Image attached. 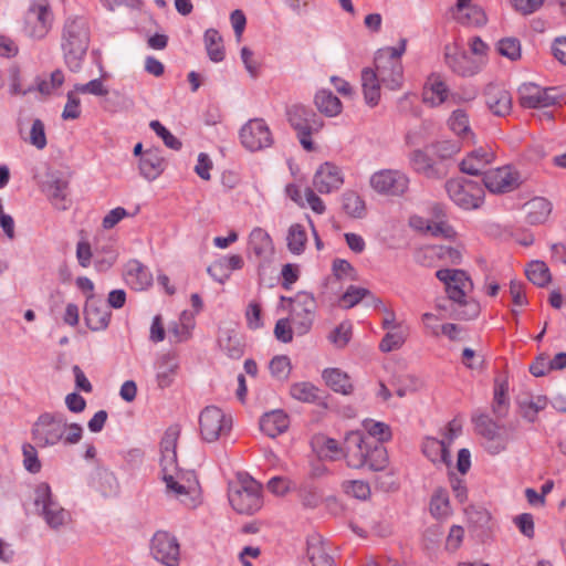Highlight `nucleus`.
<instances>
[{
    "instance_id": "2f4dec72",
    "label": "nucleus",
    "mask_w": 566,
    "mask_h": 566,
    "mask_svg": "<svg viewBox=\"0 0 566 566\" xmlns=\"http://www.w3.org/2000/svg\"><path fill=\"white\" fill-rule=\"evenodd\" d=\"M322 376L326 385L335 392L350 395L354 390L349 376L338 368H327Z\"/></svg>"
},
{
    "instance_id": "2eb2a0df",
    "label": "nucleus",
    "mask_w": 566,
    "mask_h": 566,
    "mask_svg": "<svg viewBox=\"0 0 566 566\" xmlns=\"http://www.w3.org/2000/svg\"><path fill=\"white\" fill-rule=\"evenodd\" d=\"M556 88H542L534 83H524L518 87V101L526 108H544L554 105L558 96Z\"/></svg>"
},
{
    "instance_id": "393cba45",
    "label": "nucleus",
    "mask_w": 566,
    "mask_h": 566,
    "mask_svg": "<svg viewBox=\"0 0 566 566\" xmlns=\"http://www.w3.org/2000/svg\"><path fill=\"white\" fill-rule=\"evenodd\" d=\"M410 163L415 171L429 179H441L447 174L442 166L437 165L424 151L420 149L412 151Z\"/></svg>"
},
{
    "instance_id": "1a4fd4ad",
    "label": "nucleus",
    "mask_w": 566,
    "mask_h": 566,
    "mask_svg": "<svg viewBox=\"0 0 566 566\" xmlns=\"http://www.w3.org/2000/svg\"><path fill=\"white\" fill-rule=\"evenodd\" d=\"M476 431L484 438V447L489 453L495 455L506 450L512 439V427L499 424L488 416L476 419Z\"/></svg>"
},
{
    "instance_id": "0eeeda50",
    "label": "nucleus",
    "mask_w": 566,
    "mask_h": 566,
    "mask_svg": "<svg viewBox=\"0 0 566 566\" xmlns=\"http://www.w3.org/2000/svg\"><path fill=\"white\" fill-rule=\"evenodd\" d=\"M287 120L296 132L302 147L307 151L315 150V145L311 139L313 134H317L324 123L322 118L310 107L304 105H292L287 112Z\"/></svg>"
},
{
    "instance_id": "473e14b6",
    "label": "nucleus",
    "mask_w": 566,
    "mask_h": 566,
    "mask_svg": "<svg viewBox=\"0 0 566 566\" xmlns=\"http://www.w3.org/2000/svg\"><path fill=\"white\" fill-rule=\"evenodd\" d=\"M218 343L220 348L230 358L238 359L243 355L244 350L241 337L234 329L222 331Z\"/></svg>"
},
{
    "instance_id": "a878e982",
    "label": "nucleus",
    "mask_w": 566,
    "mask_h": 566,
    "mask_svg": "<svg viewBox=\"0 0 566 566\" xmlns=\"http://www.w3.org/2000/svg\"><path fill=\"white\" fill-rule=\"evenodd\" d=\"M422 452L434 464H444L448 468L451 464L449 444L446 440L426 438L422 443Z\"/></svg>"
},
{
    "instance_id": "f704fd0d",
    "label": "nucleus",
    "mask_w": 566,
    "mask_h": 566,
    "mask_svg": "<svg viewBox=\"0 0 566 566\" xmlns=\"http://www.w3.org/2000/svg\"><path fill=\"white\" fill-rule=\"evenodd\" d=\"M448 297L458 303L460 306H467L468 310H463L457 313V317L463 319L474 318L479 314V305L474 302L468 303L465 300V289L459 287L458 285H450L446 287Z\"/></svg>"
},
{
    "instance_id": "c756f323",
    "label": "nucleus",
    "mask_w": 566,
    "mask_h": 566,
    "mask_svg": "<svg viewBox=\"0 0 566 566\" xmlns=\"http://www.w3.org/2000/svg\"><path fill=\"white\" fill-rule=\"evenodd\" d=\"M526 213V221L530 224L544 223L552 212V205L548 200L542 197H536L524 205Z\"/></svg>"
},
{
    "instance_id": "8fccbe9b",
    "label": "nucleus",
    "mask_w": 566,
    "mask_h": 566,
    "mask_svg": "<svg viewBox=\"0 0 566 566\" xmlns=\"http://www.w3.org/2000/svg\"><path fill=\"white\" fill-rule=\"evenodd\" d=\"M363 427L370 437L377 439L373 443L381 444V442L388 441L391 438L390 427L384 422L366 419L363 422Z\"/></svg>"
},
{
    "instance_id": "e2e57ef3",
    "label": "nucleus",
    "mask_w": 566,
    "mask_h": 566,
    "mask_svg": "<svg viewBox=\"0 0 566 566\" xmlns=\"http://www.w3.org/2000/svg\"><path fill=\"white\" fill-rule=\"evenodd\" d=\"M546 0H509L512 8L522 15H530L538 11Z\"/></svg>"
},
{
    "instance_id": "5fc2aeb1",
    "label": "nucleus",
    "mask_w": 566,
    "mask_h": 566,
    "mask_svg": "<svg viewBox=\"0 0 566 566\" xmlns=\"http://www.w3.org/2000/svg\"><path fill=\"white\" fill-rule=\"evenodd\" d=\"M352 338V326L348 323H342L336 328H334L328 339L333 343L337 348H344Z\"/></svg>"
},
{
    "instance_id": "338daca9",
    "label": "nucleus",
    "mask_w": 566,
    "mask_h": 566,
    "mask_svg": "<svg viewBox=\"0 0 566 566\" xmlns=\"http://www.w3.org/2000/svg\"><path fill=\"white\" fill-rule=\"evenodd\" d=\"M76 92L72 91L67 93V101L62 112V118L65 120L76 119L81 115V101L75 95Z\"/></svg>"
},
{
    "instance_id": "a211bd4d",
    "label": "nucleus",
    "mask_w": 566,
    "mask_h": 566,
    "mask_svg": "<svg viewBox=\"0 0 566 566\" xmlns=\"http://www.w3.org/2000/svg\"><path fill=\"white\" fill-rule=\"evenodd\" d=\"M376 74L378 75L381 84L390 90L398 91L403 83V67L400 61L386 60L384 55L375 56Z\"/></svg>"
},
{
    "instance_id": "603ef678",
    "label": "nucleus",
    "mask_w": 566,
    "mask_h": 566,
    "mask_svg": "<svg viewBox=\"0 0 566 566\" xmlns=\"http://www.w3.org/2000/svg\"><path fill=\"white\" fill-rule=\"evenodd\" d=\"M430 511L437 517L447 516L450 511L448 492L443 489L436 491L431 499Z\"/></svg>"
},
{
    "instance_id": "a19ab883",
    "label": "nucleus",
    "mask_w": 566,
    "mask_h": 566,
    "mask_svg": "<svg viewBox=\"0 0 566 566\" xmlns=\"http://www.w3.org/2000/svg\"><path fill=\"white\" fill-rule=\"evenodd\" d=\"M178 368V363L170 355H164L158 363L157 382L160 388H167L171 385L174 376Z\"/></svg>"
},
{
    "instance_id": "f8f14e48",
    "label": "nucleus",
    "mask_w": 566,
    "mask_h": 566,
    "mask_svg": "<svg viewBox=\"0 0 566 566\" xmlns=\"http://www.w3.org/2000/svg\"><path fill=\"white\" fill-rule=\"evenodd\" d=\"M371 188L386 196H402L409 187V178L406 174L395 169H382L370 177Z\"/></svg>"
},
{
    "instance_id": "69168bd1",
    "label": "nucleus",
    "mask_w": 566,
    "mask_h": 566,
    "mask_svg": "<svg viewBox=\"0 0 566 566\" xmlns=\"http://www.w3.org/2000/svg\"><path fill=\"white\" fill-rule=\"evenodd\" d=\"M333 273L337 280L349 279L355 281L357 279V273L352 264L344 259H336L333 262Z\"/></svg>"
},
{
    "instance_id": "4d7b16f0",
    "label": "nucleus",
    "mask_w": 566,
    "mask_h": 566,
    "mask_svg": "<svg viewBox=\"0 0 566 566\" xmlns=\"http://www.w3.org/2000/svg\"><path fill=\"white\" fill-rule=\"evenodd\" d=\"M150 128L163 139L165 145L174 150L181 148V142L175 137L165 126L158 120H151Z\"/></svg>"
},
{
    "instance_id": "6e6d98bb",
    "label": "nucleus",
    "mask_w": 566,
    "mask_h": 566,
    "mask_svg": "<svg viewBox=\"0 0 566 566\" xmlns=\"http://www.w3.org/2000/svg\"><path fill=\"white\" fill-rule=\"evenodd\" d=\"M28 140L38 149H43L46 146L45 127L41 119L33 120Z\"/></svg>"
},
{
    "instance_id": "4468645a",
    "label": "nucleus",
    "mask_w": 566,
    "mask_h": 566,
    "mask_svg": "<svg viewBox=\"0 0 566 566\" xmlns=\"http://www.w3.org/2000/svg\"><path fill=\"white\" fill-rule=\"evenodd\" d=\"M483 184L493 193L510 192L521 185V176L511 166H503L483 172Z\"/></svg>"
},
{
    "instance_id": "dca6fc26",
    "label": "nucleus",
    "mask_w": 566,
    "mask_h": 566,
    "mask_svg": "<svg viewBox=\"0 0 566 566\" xmlns=\"http://www.w3.org/2000/svg\"><path fill=\"white\" fill-rule=\"evenodd\" d=\"M52 14L46 0H35L25 14L29 34L42 39L51 28Z\"/></svg>"
},
{
    "instance_id": "58836bf2",
    "label": "nucleus",
    "mask_w": 566,
    "mask_h": 566,
    "mask_svg": "<svg viewBox=\"0 0 566 566\" xmlns=\"http://www.w3.org/2000/svg\"><path fill=\"white\" fill-rule=\"evenodd\" d=\"M307 234L304 226L294 223L290 226L286 235L287 249L292 254L300 255L305 251Z\"/></svg>"
},
{
    "instance_id": "0e129e2a",
    "label": "nucleus",
    "mask_w": 566,
    "mask_h": 566,
    "mask_svg": "<svg viewBox=\"0 0 566 566\" xmlns=\"http://www.w3.org/2000/svg\"><path fill=\"white\" fill-rule=\"evenodd\" d=\"M433 151L441 159L451 158L461 149L460 143L454 140H442L432 145Z\"/></svg>"
},
{
    "instance_id": "7c9ffc66",
    "label": "nucleus",
    "mask_w": 566,
    "mask_h": 566,
    "mask_svg": "<svg viewBox=\"0 0 566 566\" xmlns=\"http://www.w3.org/2000/svg\"><path fill=\"white\" fill-rule=\"evenodd\" d=\"M380 84L378 75L373 69L361 71V85L365 102L370 106H376L380 99Z\"/></svg>"
},
{
    "instance_id": "423d86ee",
    "label": "nucleus",
    "mask_w": 566,
    "mask_h": 566,
    "mask_svg": "<svg viewBox=\"0 0 566 566\" xmlns=\"http://www.w3.org/2000/svg\"><path fill=\"white\" fill-rule=\"evenodd\" d=\"M34 505L39 515L52 530H60L71 522V513L55 499L50 485L42 482L34 491Z\"/></svg>"
},
{
    "instance_id": "aec40b11",
    "label": "nucleus",
    "mask_w": 566,
    "mask_h": 566,
    "mask_svg": "<svg viewBox=\"0 0 566 566\" xmlns=\"http://www.w3.org/2000/svg\"><path fill=\"white\" fill-rule=\"evenodd\" d=\"M84 318L91 331L97 332L108 326L111 312L102 302L95 300L94 294L87 296L84 308Z\"/></svg>"
},
{
    "instance_id": "c9c22d12",
    "label": "nucleus",
    "mask_w": 566,
    "mask_h": 566,
    "mask_svg": "<svg viewBox=\"0 0 566 566\" xmlns=\"http://www.w3.org/2000/svg\"><path fill=\"white\" fill-rule=\"evenodd\" d=\"M521 416L530 421L534 422L539 411L544 410L547 406V398L545 396L536 397H520L517 399Z\"/></svg>"
},
{
    "instance_id": "20e7f679",
    "label": "nucleus",
    "mask_w": 566,
    "mask_h": 566,
    "mask_svg": "<svg viewBox=\"0 0 566 566\" xmlns=\"http://www.w3.org/2000/svg\"><path fill=\"white\" fill-rule=\"evenodd\" d=\"M90 45V30L85 19L66 20L61 41V49L66 66L72 72L80 71Z\"/></svg>"
},
{
    "instance_id": "de8ad7c7",
    "label": "nucleus",
    "mask_w": 566,
    "mask_h": 566,
    "mask_svg": "<svg viewBox=\"0 0 566 566\" xmlns=\"http://www.w3.org/2000/svg\"><path fill=\"white\" fill-rule=\"evenodd\" d=\"M407 333L398 327L397 329L389 331L381 339L379 349L382 353H390L399 349L406 342Z\"/></svg>"
},
{
    "instance_id": "39448f33",
    "label": "nucleus",
    "mask_w": 566,
    "mask_h": 566,
    "mask_svg": "<svg viewBox=\"0 0 566 566\" xmlns=\"http://www.w3.org/2000/svg\"><path fill=\"white\" fill-rule=\"evenodd\" d=\"M229 502L239 514L251 515L262 506L261 485L249 475L239 474L229 485Z\"/></svg>"
},
{
    "instance_id": "cd10ccee",
    "label": "nucleus",
    "mask_w": 566,
    "mask_h": 566,
    "mask_svg": "<svg viewBox=\"0 0 566 566\" xmlns=\"http://www.w3.org/2000/svg\"><path fill=\"white\" fill-rule=\"evenodd\" d=\"M307 557L313 566H335L334 558L327 552L325 542L317 534L307 538Z\"/></svg>"
},
{
    "instance_id": "b1692460",
    "label": "nucleus",
    "mask_w": 566,
    "mask_h": 566,
    "mask_svg": "<svg viewBox=\"0 0 566 566\" xmlns=\"http://www.w3.org/2000/svg\"><path fill=\"white\" fill-rule=\"evenodd\" d=\"M124 277L133 289L143 291L153 284V275L148 269L137 260H130L125 266Z\"/></svg>"
},
{
    "instance_id": "13d9d810",
    "label": "nucleus",
    "mask_w": 566,
    "mask_h": 566,
    "mask_svg": "<svg viewBox=\"0 0 566 566\" xmlns=\"http://www.w3.org/2000/svg\"><path fill=\"white\" fill-rule=\"evenodd\" d=\"M36 446L24 443L22 447L23 452V464L25 470L31 473H38L41 470V462L38 458Z\"/></svg>"
},
{
    "instance_id": "6ab92c4d",
    "label": "nucleus",
    "mask_w": 566,
    "mask_h": 566,
    "mask_svg": "<svg viewBox=\"0 0 566 566\" xmlns=\"http://www.w3.org/2000/svg\"><path fill=\"white\" fill-rule=\"evenodd\" d=\"M444 59L447 65L458 75L471 76L479 72L478 62L455 45L446 46Z\"/></svg>"
},
{
    "instance_id": "4be33fe9",
    "label": "nucleus",
    "mask_w": 566,
    "mask_h": 566,
    "mask_svg": "<svg viewBox=\"0 0 566 566\" xmlns=\"http://www.w3.org/2000/svg\"><path fill=\"white\" fill-rule=\"evenodd\" d=\"M342 184L343 178L339 169L329 163L322 165L313 178V186L321 193H328L336 190Z\"/></svg>"
},
{
    "instance_id": "4c0bfd02",
    "label": "nucleus",
    "mask_w": 566,
    "mask_h": 566,
    "mask_svg": "<svg viewBox=\"0 0 566 566\" xmlns=\"http://www.w3.org/2000/svg\"><path fill=\"white\" fill-rule=\"evenodd\" d=\"M205 48L209 59L214 62H221L224 60V45L220 33L216 29H208L205 32Z\"/></svg>"
},
{
    "instance_id": "864d4df0",
    "label": "nucleus",
    "mask_w": 566,
    "mask_h": 566,
    "mask_svg": "<svg viewBox=\"0 0 566 566\" xmlns=\"http://www.w3.org/2000/svg\"><path fill=\"white\" fill-rule=\"evenodd\" d=\"M497 51L502 56L516 61L521 57V43L516 38H504L499 41Z\"/></svg>"
},
{
    "instance_id": "e433bc0d",
    "label": "nucleus",
    "mask_w": 566,
    "mask_h": 566,
    "mask_svg": "<svg viewBox=\"0 0 566 566\" xmlns=\"http://www.w3.org/2000/svg\"><path fill=\"white\" fill-rule=\"evenodd\" d=\"M314 103L321 113L329 117L336 116L342 112V103L339 98L327 90L317 92Z\"/></svg>"
},
{
    "instance_id": "680f3d73",
    "label": "nucleus",
    "mask_w": 566,
    "mask_h": 566,
    "mask_svg": "<svg viewBox=\"0 0 566 566\" xmlns=\"http://www.w3.org/2000/svg\"><path fill=\"white\" fill-rule=\"evenodd\" d=\"M370 294L367 289L350 285L342 296V304L346 308L354 307L365 296Z\"/></svg>"
},
{
    "instance_id": "c03bdc74",
    "label": "nucleus",
    "mask_w": 566,
    "mask_h": 566,
    "mask_svg": "<svg viewBox=\"0 0 566 566\" xmlns=\"http://www.w3.org/2000/svg\"><path fill=\"white\" fill-rule=\"evenodd\" d=\"M464 10L467 11H462L461 13H452L453 18L459 23L475 27H482L486 23L488 18L484 10L481 7L472 4L470 7H467Z\"/></svg>"
},
{
    "instance_id": "7ed1b4c3",
    "label": "nucleus",
    "mask_w": 566,
    "mask_h": 566,
    "mask_svg": "<svg viewBox=\"0 0 566 566\" xmlns=\"http://www.w3.org/2000/svg\"><path fill=\"white\" fill-rule=\"evenodd\" d=\"M343 455L347 465L354 469L368 468L370 471H381L388 464L386 448L380 443H373L359 431L346 434Z\"/></svg>"
},
{
    "instance_id": "f3484780",
    "label": "nucleus",
    "mask_w": 566,
    "mask_h": 566,
    "mask_svg": "<svg viewBox=\"0 0 566 566\" xmlns=\"http://www.w3.org/2000/svg\"><path fill=\"white\" fill-rule=\"evenodd\" d=\"M151 554L166 566H177L179 562V544L167 532H157L151 539Z\"/></svg>"
},
{
    "instance_id": "79ce46f5",
    "label": "nucleus",
    "mask_w": 566,
    "mask_h": 566,
    "mask_svg": "<svg viewBox=\"0 0 566 566\" xmlns=\"http://www.w3.org/2000/svg\"><path fill=\"white\" fill-rule=\"evenodd\" d=\"M527 279L539 287L546 286L552 281L548 266L543 261H532L525 270Z\"/></svg>"
},
{
    "instance_id": "ddd939ff",
    "label": "nucleus",
    "mask_w": 566,
    "mask_h": 566,
    "mask_svg": "<svg viewBox=\"0 0 566 566\" xmlns=\"http://www.w3.org/2000/svg\"><path fill=\"white\" fill-rule=\"evenodd\" d=\"M242 145L250 151L268 148L273 144V137L266 123L261 118L250 119L240 130Z\"/></svg>"
},
{
    "instance_id": "bb28decb",
    "label": "nucleus",
    "mask_w": 566,
    "mask_h": 566,
    "mask_svg": "<svg viewBox=\"0 0 566 566\" xmlns=\"http://www.w3.org/2000/svg\"><path fill=\"white\" fill-rule=\"evenodd\" d=\"M165 169L164 158L157 149H147L139 160L140 175L151 181L157 179Z\"/></svg>"
},
{
    "instance_id": "412c9836",
    "label": "nucleus",
    "mask_w": 566,
    "mask_h": 566,
    "mask_svg": "<svg viewBox=\"0 0 566 566\" xmlns=\"http://www.w3.org/2000/svg\"><path fill=\"white\" fill-rule=\"evenodd\" d=\"M495 159V153L490 147H480L478 149L472 150L467 158H464L460 164V169L462 172L478 176L486 170L488 165L492 164Z\"/></svg>"
},
{
    "instance_id": "774afa93",
    "label": "nucleus",
    "mask_w": 566,
    "mask_h": 566,
    "mask_svg": "<svg viewBox=\"0 0 566 566\" xmlns=\"http://www.w3.org/2000/svg\"><path fill=\"white\" fill-rule=\"evenodd\" d=\"M427 231L434 237L452 239L455 237L454 229L446 220H434L427 224Z\"/></svg>"
},
{
    "instance_id": "6e6552de",
    "label": "nucleus",
    "mask_w": 566,
    "mask_h": 566,
    "mask_svg": "<svg viewBox=\"0 0 566 566\" xmlns=\"http://www.w3.org/2000/svg\"><path fill=\"white\" fill-rule=\"evenodd\" d=\"M450 199L465 210L478 209L484 199V189L475 181L457 178L446 182Z\"/></svg>"
},
{
    "instance_id": "bf43d9fd",
    "label": "nucleus",
    "mask_w": 566,
    "mask_h": 566,
    "mask_svg": "<svg viewBox=\"0 0 566 566\" xmlns=\"http://www.w3.org/2000/svg\"><path fill=\"white\" fill-rule=\"evenodd\" d=\"M269 367L272 376L280 380L286 379L291 373L290 359L286 356H275Z\"/></svg>"
},
{
    "instance_id": "a18cd8bd",
    "label": "nucleus",
    "mask_w": 566,
    "mask_h": 566,
    "mask_svg": "<svg viewBox=\"0 0 566 566\" xmlns=\"http://www.w3.org/2000/svg\"><path fill=\"white\" fill-rule=\"evenodd\" d=\"M319 390L311 382H295L291 386V396L302 402H315L319 399Z\"/></svg>"
},
{
    "instance_id": "052dcab7",
    "label": "nucleus",
    "mask_w": 566,
    "mask_h": 566,
    "mask_svg": "<svg viewBox=\"0 0 566 566\" xmlns=\"http://www.w3.org/2000/svg\"><path fill=\"white\" fill-rule=\"evenodd\" d=\"M74 92L81 94H92L94 96H105L108 90L101 78H94L85 84H75Z\"/></svg>"
},
{
    "instance_id": "f03ea898",
    "label": "nucleus",
    "mask_w": 566,
    "mask_h": 566,
    "mask_svg": "<svg viewBox=\"0 0 566 566\" xmlns=\"http://www.w3.org/2000/svg\"><path fill=\"white\" fill-rule=\"evenodd\" d=\"M83 428L76 422L69 423L62 412H43L34 421L31 437L38 448L46 449L63 443L73 446L81 441Z\"/></svg>"
},
{
    "instance_id": "c85d7f7f",
    "label": "nucleus",
    "mask_w": 566,
    "mask_h": 566,
    "mask_svg": "<svg viewBox=\"0 0 566 566\" xmlns=\"http://www.w3.org/2000/svg\"><path fill=\"white\" fill-rule=\"evenodd\" d=\"M289 428V417L282 410H273L262 416L260 429L269 437L274 438Z\"/></svg>"
},
{
    "instance_id": "5701e85b",
    "label": "nucleus",
    "mask_w": 566,
    "mask_h": 566,
    "mask_svg": "<svg viewBox=\"0 0 566 566\" xmlns=\"http://www.w3.org/2000/svg\"><path fill=\"white\" fill-rule=\"evenodd\" d=\"M485 103L490 111L496 116H505L512 109V96L505 88L490 84L486 86Z\"/></svg>"
},
{
    "instance_id": "ea45409f",
    "label": "nucleus",
    "mask_w": 566,
    "mask_h": 566,
    "mask_svg": "<svg viewBox=\"0 0 566 566\" xmlns=\"http://www.w3.org/2000/svg\"><path fill=\"white\" fill-rule=\"evenodd\" d=\"M249 244L254 254L259 258L266 256L273 249L271 237L261 228H255L251 231Z\"/></svg>"
},
{
    "instance_id": "09e8293b",
    "label": "nucleus",
    "mask_w": 566,
    "mask_h": 566,
    "mask_svg": "<svg viewBox=\"0 0 566 566\" xmlns=\"http://www.w3.org/2000/svg\"><path fill=\"white\" fill-rule=\"evenodd\" d=\"M450 129L459 135L463 136L465 138H470L472 136L470 124H469V117L462 109L454 111L449 120H448Z\"/></svg>"
},
{
    "instance_id": "f257e3e1",
    "label": "nucleus",
    "mask_w": 566,
    "mask_h": 566,
    "mask_svg": "<svg viewBox=\"0 0 566 566\" xmlns=\"http://www.w3.org/2000/svg\"><path fill=\"white\" fill-rule=\"evenodd\" d=\"M178 431L169 428L160 441V465L163 480L168 492L180 499L186 505L195 506L193 499L188 497L198 490V482L193 472L181 471L177 465Z\"/></svg>"
},
{
    "instance_id": "9b49d317",
    "label": "nucleus",
    "mask_w": 566,
    "mask_h": 566,
    "mask_svg": "<svg viewBox=\"0 0 566 566\" xmlns=\"http://www.w3.org/2000/svg\"><path fill=\"white\" fill-rule=\"evenodd\" d=\"M231 420L216 406L206 407L199 416V431L206 442H216L222 436L229 433Z\"/></svg>"
},
{
    "instance_id": "3c124183",
    "label": "nucleus",
    "mask_w": 566,
    "mask_h": 566,
    "mask_svg": "<svg viewBox=\"0 0 566 566\" xmlns=\"http://www.w3.org/2000/svg\"><path fill=\"white\" fill-rule=\"evenodd\" d=\"M64 83V74L61 70H55L51 73L50 80L38 77L35 80L34 90L39 91L42 95H51L53 91L59 88Z\"/></svg>"
},
{
    "instance_id": "49530a36",
    "label": "nucleus",
    "mask_w": 566,
    "mask_h": 566,
    "mask_svg": "<svg viewBox=\"0 0 566 566\" xmlns=\"http://www.w3.org/2000/svg\"><path fill=\"white\" fill-rule=\"evenodd\" d=\"M343 209L352 218H363L365 216V201L355 192L343 195Z\"/></svg>"
},
{
    "instance_id": "9d476101",
    "label": "nucleus",
    "mask_w": 566,
    "mask_h": 566,
    "mask_svg": "<svg viewBox=\"0 0 566 566\" xmlns=\"http://www.w3.org/2000/svg\"><path fill=\"white\" fill-rule=\"evenodd\" d=\"M282 301L292 303L291 323L298 335H305L312 327L316 302L312 294L300 292L295 297H281Z\"/></svg>"
},
{
    "instance_id": "37998d69",
    "label": "nucleus",
    "mask_w": 566,
    "mask_h": 566,
    "mask_svg": "<svg viewBox=\"0 0 566 566\" xmlns=\"http://www.w3.org/2000/svg\"><path fill=\"white\" fill-rule=\"evenodd\" d=\"M447 98V86L438 78H430V84L424 86L422 93L423 103L429 106H437L444 102Z\"/></svg>"
},
{
    "instance_id": "72a5a7b5",
    "label": "nucleus",
    "mask_w": 566,
    "mask_h": 566,
    "mask_svg": "<svg viewBox=\"0 0 566 566\" xmlns=\"http://www.w3.org/2000/svg\"><path fill=\"white\" fill-rule=\"evenodd\" d=\"M67 181L57 175H51L46 182V192L53 206L59 210H65V197Z\"/></svg>"
}]
</instances>
